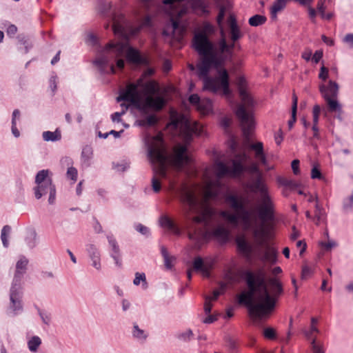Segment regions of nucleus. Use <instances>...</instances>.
<instances>
[{"mask_svg":"<svg viewBox=\"0 0 353 353\" xmlns=\"http://www.w3.org/2000/svg\"><path fill=\"white\" fill-rule=\"evenodd\" d=\"M245 280L248 290L243 291L237 296L238 303L246 306L250 315L257 319L268 316L274 310L277 299L283 292L281 282L276 277L269 278L267 281L269 290L262 270L257 274L246 271Z\"/></svg>","mask_w":353,"mask_h":353,"instance_id":"nucleus-1","label":"nucleus"},{"mask_svg":"<svg viewBox=\"0 0 353 353\" xmlns=\"http://www.w3.org/2000/svg\"><path fill=\"white\" fill-rule=\"evenodd\" d=\"M221 35L218 46L214 45L213 50L196 65V74L203 81L204 90L212 93L221 90L223 94L228 97L231 94L230 77L227 70L222 67L227 61H232L234 43H227L225 33Z\"/></svg>","mask_w":353,"mask_h":353,"instance_id":"nucleus-2","label":"nucleus"},{"mask_svg":"<svg viewBox=\"0 0 353 353\" xmlns=\"http://www.w3.org/2000/svg\"><path fill=\"white\" fill-rule=\"evenodd\" d=\"M183 201L188 205L185 212L187 219L188 237L197 245L212 236L219 241L225 243L229 238V232L223 226L210 230L218 222L214 210L201 202L188 191L183 192Z\"/></svg>","mask_w":353,"mask_h":353,"instance_id":"nucleus-3","label":"nucleus"},{"mask_svg":"<svg viewBox=\"0 0 353 353\" xmlns=\"http://www.w3.org/2000/svg\"><path fill=\"white\" fill-rule=\"evenodd\" d=\"M148 157L153 167L155 175L161 179H168L170 183V188L172 190L180 195L181 201L184 205L185 212L188 209V205L183 201V192L188 191L195 195L194 192L188 186L182 184L180 187L176 188L174 182L169 179L168 168L170 165L173 164L177 169H182L185 165L190 162V158L187 154L188 148L185 145H179L175 150L174 155L170 159L163 145V141L161 137H152L147 142ZM152 189L155 192H159L161 188L159 179L154 176L152 179Z\"/></svg>","mask_w":353,"mask_h":353,"instance_id":"nucleus-4","label":"nucleus"},{"mask_svg":"<svg viewBox=\"0 0 353 353\" xmlns=\"http://www.w3.org/2000/svg\"><path fill=\"white\" fill-rule=\"evenodd\" d=\"M119 19L114 18L113 32L114 34L121 38V41L110 42L97 54L94 64L99 69L101 72H106L105 66L108 65L114 58L121 57L125 53L127 59L133 63L142 62L139 52L129 46L128 39L130 36L136 34L141 27H134L132 23H128L123 19L122 24Z\"/></svg>","mask_w":353,"mask_h":353,"instance_id":"nucleus-5","label":"nucleus"},{"mask_svg":"<svg viewBox=\"0 0 353 353\" xmlns=\"http://www.w3.org/2000/svg\"><path fill=\"white\" fill-rule=\"evenodd\" d=\"M159 91L158 84L154 81L145 82L143 78H139L136 82L128 83L120 92L117 101L130 102L143 113H147L149 108L160 110L165 105V101L161 96L154 97Z\"/></svg>","mask_w":353,"mask_h":353,"instance_id":"nucleus-6","label":"nucleus"},{"mask_svg":"<svg viewBox=\"0 0 353 353\" xmlns=\"http://www.w3.org/2000/svg\"><path fill=\"white\" fill-rule=\"evenodd\" d=\"M245 79L239 77L237 79L239 96L242 103L239 105L236 115L239 118L242 128L243 136L249 139L251 132L254 128V121L252 112V108L254 105V101L244 88Z\"/></svg>","mask_w":353,"mask_h":353,"instance_id":"nucleus-7","label":"nucleus"},{"mask_svg":"<svg viewBox=\"0 0 353 353\" xmlns=\"http://www.w3.org/2000/svg\"><path fill=\"white\" fill-rule=\"evenodd\" d=\"M262 205L260 208L259 212V216L261 220V223L260 225H257L256 218L254 217L251 215V219L252 220L254 224H255L257 228H261L264 227L266 231V235L265 237V244L263 245H259L256 243L257 247L259 248H263V250L261 249L259 250L258 253L261 256V260L263 261H267L272 264H274L276 262V250L273 247L270 246L267 243V237H268V230L265 227V223L268 221H272L274 219V213H273V205L271 201L270 197H268V200L261 199Z\"/></svg>","mask_w":353,"mask_h":353,"instance_id":"nucleus-8","label":"nucleus"},{"mask_svg":"<svg viewBox=\"0 0 353 353\" xmlns=\"http://www.w3.org/2000/svg\"><path fill=\"white\" fill-rule=\"evenodd\" d=\"M225 201L236 212H240L241 221L245 230H250L254 238L255 243L259 245L265 244L266 231L264 227L257 228L251 219V212L247 210L244 203L234 194H228Z\"/></svg>","mask_w":353,"mask_h":353,"instance_id":"nucleus-9","label":"nucleus"},{"mask_svg":"<svg viewBox=\"0 0 353 353\" xmlns=\"http://www.w3.org/2000/svg\"><path fill=\"white\" fill-rule=\"evenodd\" d=\"M229 145L232 152L234 153V159L232 160V167H228L222 161H217L215 163V172L219 178H222L225 176L239 177L246 170L244 163L248 159L247 154L245 151L235 153L238 143L234 137L230 139Z\"/></svg>","mask_w":353,"mask_h":353,"instance_id":"nucleus-10","label":"nucleus"},{"mask_svg":"<svg viewBox=\"0 0 353 353\" xmlns=\"http://www.w3.org/2000/svg\"><path fill=\"white\" fill-rule=\"evenodd\" d=\"M49 173L48 170H42L37 172L35 176L37 186L33 188V190L37 199L49 193L48 203L52 205L55 201L56 188L52 184V179L48 176Z\"/></svg>","mask_w":353,"mask_h":353,"instance_id":"nucleus-11","label":"nucleus"},{"mask_svg":"<svg viewBox=\"0 0 353 353\" xmlns=\"http://www.w3.org/2000/svg\"><path fill=\"white\" fill-rule=\"evenodd\" d=\"M214 27L209 22H204L202 30L196 32L192 39V46L198 54L204 57L214 48V43L210 40L208 34L214 32Z\"/></svg>","mask_w":353,"mask_h":353,"instance_id":"nucleus-12","label":"nucleus"},{"mask_svg":"<svg viewBox=\"0 0 353 353\" xmlns=\"http://www.w3.org/2000/svg\"><path fill=\"white\" fill-rule=\"evenodd\" d=\"M23 288L22 285L11 284L9 291V304L7 308V314L10 316H15L21 314L23 311Z\"/></svg>","mask_w":353,"mask_h":353,"instance_id":"nucleus-13","label":"nucleus"},{"mask_svg":"<svg viewBox=\"0 0 353 353\" xmlns=\"http://www.w3.org/2000/svg\"><path fill=\"white\" fill-rule=\"evenodd\" d=\"M203 127L197 122L184 119L180 128V136L185 143H190L193 135H201Z\"/></svg>","mask_w":353,"mask_h":353,"instance_id":"nucleus-14","label":"nucleus"},{"mask_svg":"<svg viewBox=\"0 0 353 353\" xmlns=\"http://www.w3.org/2000/svg\"><path fill=\"white\" fill-rule=\"evenodd\" d=\"M185 0H163V3L170 5L172 8L176 6V3H181ZM191 6L194 12L200 16H208L210 14L208 3L205 0H185Z\"/></svg>","mask_w":353,"mask_h":353,"instance_id":"nucleus-15","label":"nucleus"},{"mask_svg":"<svg viewBox=\"0 0 353 353\" xmlns=\"http://www.w3.org/2000/svg\"><path fill=\"white\" fill-rule=\"evenodd\" d=\"M99 11L104 14L108 15L112 21V30H113L114 18H117L119 23L122 24V19L125 20L128 23H131L125 16L117 10L116 8H112V4L110 1L107 0H101L99 3Z\"/></svg>","mask_w":353,"mask_h":353,"instance_id":"nucleus-16","label":"nucleus"},{"mask_svg":"<svg viewBox=\"0 0 353 353\" xmlns=\"http://www.w3.org/2000/svg\"><path fill=\"white\" fill-rule=\"evenodd\" d=\"M248 187L252 192L259 193L261 199L268 200V197H270V196L268 192V188L264 183L262 175L256 176Z\"/></svg>","mask_w":353,"mask_h":353,"instance_id":"nucleus-17","label":"nucleus"},{"mask_svg":"<svg viewBox=\"0 0 353 353\" xmlns=\"http://www.w3.org/2000/svg\"><path fill=\"white\" fill-rule=\"evenodd\" d=\"M28 264V259L24 256H21L17 262L16 270L11 284L22 285L21 281L24 274L26 272Z\"/></svg>","mask_w":353,"mask_h":353,"instance_id":"nucleus-18","label":"nucleus"},{"mask_svg":"<svg viewBox=\"0 0 353 353\" xmlns=\"http://www.w3.org/2000/svg\"><path fill=\"white\" fill-rule=\"evenodd\" d=\"M86 251L91 261V265L97 271L101 270V254L97 247L90 243L86 245Z\"/></svg>","mask_w":353,"mask_h":353,"instance_id":"nucleus-19","label":"nucleus"},{"mask_svg":"<svg viewBox=\"0 0 353 353\" xmlns=\"http://www.w3.org/2000/svg\"><path fill=\"white\" fill-rule=\"evenodd\" d=\"M319 90L324 99L337 98L339 94V85L336 82L330 80L328 85L321 84Z\"/></svg>","mask_w":353,"mask_h":353,"instance_id":"nucleus-20","label":"nucleus"},{"mask_svg":"<svg viewBox=\"0 0 353 353\" xmlns=\"http://www.w3.org/2000/svg\"><path fill=\"white\" fill-rule=\"evenodd\" d=\"M106 237H107L108 243H109L110 246L111 247L110 256L114 259L116 265L118 267H121V261L120 259L121 253H120V249H119V246L117 243V241L112 234H108L106 236Z\"/></svg>","mask_w":353,"mask_h":353,"instance_id":"nucleus-21","label":"nucleus"},{"mask_svg":"<svg viewBox=\"0 0 353 353\" xmlns=\"http://www.w3.org/2000/svg\"><path fill=\"white\" fill-rule=\"evenodd\" d=\"M236 243L239 252L246 259H251L253 248L244 237H238Z\"/></svg>","mask_w":353,"mask_h":353,"instance_id":"nucleus-22","label":"nucleus"},{"mask_svg":"<svg viewBox=\"0 0 353 353\" xmlns=\"http://www.w3.org/2000/svg\"><path fill=\"white\" fill-rule=\"evenodd\" d=\"M250 148L254 152V158L261 164L267 165L268 161L263 150V144L262 142H256L250 145Z\"/></svg>","mask_w":353,"mask_h":353,"instance_id":"nucleus-23","label":"nucleus"},{"mask_svg":"<svg viewBox=\"0 0 353 353\" xmlns=\"http://www.w3.org/2000/svg\"><path fill=\"white\" fill-rule=\"evenodd\" d=\"M93 157V150L91 146L85 145L83 147L81 155V161L82 164L85 167H89L90 165V161Z\"/></svg>","mask_w":353,"mask_h":353,"instance_id":"nucleus-24","label":"nucleus"},{"mask_svg":"<svg viewBox=\"0 0 353 353\" xmlns=\"http://www.w3.org/2000/svg\"><path fill=\"white\" fill-rule=\"evenodd\" d=\"M160 224L162 227L168 228L172 232L176 235L180 234L179 228L174 224V223L167 216H162L160 219Z\"/></svg>","mask_w":353,"mask_h":353,"instance_id":"nucleus-25","label":"nucleus"},{"mask_svg":"<svg viewBox=\"0 0 353 353\" xmlns=\"http://www.w3.org/2000/svg\"><path fill=\"white\" fill-rule=\"evenodd\" d=\"M229 4H230L229 2L228 4L225 3V5H223V3H218L219 10L218 16L216 17V23L221 29V34H224V30H223V19L225 17L227 6H229Z\"/></svg>","mask_w":353,"mask_h":353,"instance_id":"nucleus-26","label":"nucleus"},{"mask_svg":"<svg viewBox=\"0 0 353 353\" xmlns=\"http://www.w3.org/2000/svg\"><path fill=\"white\" fill-rule=\"evenodd\" d=\"M42 137L45 141L56 142L61 139V133L59 129L54 132L44 131L42 133Z\"/></svg>","mask_w":353,"mask_h":353,"instance_id":"nucleus-27","label":"nucleus"},{"mask_svg":"<svg viewBox=\"0 0 353 353\" xmlns=\"http://www.w3.org/2000/svg\"><path fill=\"white\" fill-rule=\"evenodd\" d=\"M220 215L224 219H225L229 223L237 225L239 220H241L240 212H237L236 214L231 213L228 211H221Z\"/></svg>","mask_w":353,"mask_h":353,"instance_id":"nucleus-28","label":"nucleus"},{"mask_svg":"<svg viewBox=\"0 0 353 353\" xmlns=\"http://www.w3.org/2000/svg\"><path fill=\"white\" fill-rule=\"evenodd\" d=\"M26 243L30 249L34 248L38 244V236L34 230H30L26 239Z\"/></svg>","mask_w":353,"mask_h":353,"instance_id":"nucleus-29","label":"nucleus"},{"mask_svg":"<svg viewBox=\"0 0 353 353\" xmlns=\"http://www.w3.org/2000/svg\"><path fill=\"white\" fill-rule=\"evenodd\" d=\"M327 104L328 110L331 112H342V107L336 98H327L324 99Z\"/></svg>","mask_w":353,"mask_h":353,"instance_id":"nucleus-30","label":"nucleus"},{"mask_svg":"<svg viewBox=\"0 0 353 353\" xmlns=\"http://www.w3.org/2000/svg\"><path fill=\"white\" fill-rule=\"evenodd\" d=\"M132 334L133 338L140 341H144L148 338V334L136 323L133 325Z\"/></svg>","mask_w":353,"mask_h":353,"instance_id":"nucleus-31","label":"nucleus"},{"mask_svg":"<svg viewBox=\"0 0 353 353\" xmlns=\"http://www.w3.org/2000/svg\"><path fill=\"white\" fill-rule=\"evenodd\" d=\"M298 97L295 94L292 96V118L288 121V127L291 129L296 121Z\"/></svg>","mask_w":353,"mask_h":353,"instance_id":"nucleus-32","label":"nucleus"},{"mask_svg":"<svg viewBox=\"0 0 353 353\" xmlns=\"http://www.w3.org/2000/svg\"><path fill=\"white\" fill-rule=\"evenodd\" d=\"M171 22L172 33L174 34L176 32H178L179 35L176 38L180 39L185 31V28L181 24L179 21L174 19L173 18H171Z\"/></svg>","mask_w":353,"mask_h":353,"instance_id":"nucleus-33","label":"nucleus"},{"mask_svg":"<svg viewBox=\"0 0 353 353\" xmlns=\"http://www.w3.org/2000/svg\"><path fill=\"white\" fill-rule=\"evenodd\" d=\"M115 59H117V66L118 68L122 70L124 68L125 63L122 59H120V57L114 58L110 61V63L105 66L106 72H102L103 74L109 73V72L112 73V74H114L116 72L114 65L112 64V61Z\"/></svg>","mask_w":353,"mask_h":353,"instance_id":"nucleus-34","label":"nucleus"},{"mask_svg":"<svg viewBox=\"0 0 353 353\" xmlns=\"http://www.w3.org/2000/svg\"><path fill=\"white\" fill-rule=\"evenodd\" d=\"M141 283L143 290H146L148 288V283L147 282L145 273L136 272L135 277L133 280V284L137 286L139 285Z\"/></svg>","mask_w":353,"mask_h":353,"instance_id":"nucleus-35","label":"nucleus"},{"mask_svg":"<svg viewBox=\"0 0 353 353\" xmlns=\"http://www.w3.org/2000/svg\"><path fill=\"white\" fill-rule=\"evenodd\" d=\"M41 344V339L38 336H34L28 341V347L32 352H36Z\"/></svg>","mask_w":353,"mask_h":353,"instance_id":"nucleus-36","label":"nucleus"},{"mask_svg":"<svg viewBox=\"0 0 353 353\" xmlns=\"http://www.w3.org/2000/svg\"><path fill=\"white\" fill-rule=\"evenodd\" d=\"M11 227L8 225H4L1 230V239L5 248H8L9 245L8 238L11 233Z\"/></svg>","mask_w":353,"mask_h":353,"instance_id":"nucleus-37","label":"nucleus"},{"mask_svg":"<svg viewBox=\"0 0 353 353\" xmlns=\"http://www.w3.org/2000/svg\"><path fill=\"white\" fill-rule=\"evenodd\" d=\"M317 322L318 320L316 318L312 317L311 319V325L310 330L305 332L306 338L310 341H312V339L313 338H316L315 336H313V333H319L320 332L318 327L316 326Z\"/></svg>","mask_w":353,"mask_h":353,"instance_id":"nucleus-38","label":"nucleus"},{"mask_svg":"<svg viewBox=\"0 0 353 353\" xmlns=\"http://www.w3.org/2000/svg\"><path fill=\"white\" fill-rule=\"evenodd\" d=\"M139 125L143 127L152 126L157 123V118L154 114H150L144 119L139 120Z\"/></svg>","mask_w":353,"mask_h":353,"instance_id":"nucleus-39","label":"nucleus"},{"mask_svg":"<svg viewBox=\"0 0 353 353\" xmlns=\"http://www.w3.org/2000/svg\"><path fill=\"white\" fill-rule=\"evenodd\" d=\"M267 19L265 17L260 14H255L249 19V24L251 26L256 27L265 23Z\"/></svg>","mask_w":353,"mask_h":353,"instance_id":"nucleus-40","label":"nucleus"},{"mask_svg":"<svg viewBox=\"0 0 353 353\" xmlns=\"http://www.w3.org/2000/svg\"><path fill=\"white\" fill-rule=\"evenodd\" d=\"M324 214L325 212L323 207L319 204V202H316L315 204V211L314 217V221L316 225H319Z\"/></svg>","mask_w":353,"mask_h":353,"instance_id":"nucleus-41","label":"nucleus"},{"mask_svg":"<svg viewBox=\"0 0 353 353\" xmlns=\"http://www.w3.org/2000/svg\"><path fill=\"white\" fill-rule=\"evenodd\" d=\"M353 209V193L343 201V211L345 213L350 212Z\"/></svg>","mask_w":353,"mask_h":353,"instance_id":"nucleus-42","label":"nucleus"},{"mask_svg":"<svg viewBox=\"0 0 353 353\" xmlns=\"http://www.w3.org/2000/svg\"><path fill=\"white\" fill-rule=\"evenodd\" d=\"M193 336V332L190 329L179 332L176 334V338L183 342H188Z\"/></svg>","mask_w":353,"mask_h":353,"instance_id":"nucleus-43","label":"nucleus"},{"mask_svg":"<svg viewBox=\"0 0 353 353\" xmlns=\"http://www.w3.org/2000/svg\"><path fill=\"white\" fill-rule=\"evenodd\" d=\"M277 180L279 184H281V185H283L291 189H294L298 186V184L294 181L288 179L287 178L279 177Z\"/></svg>","mask_w":353,"mask_h":353,"instance_id":"nucleus-44","label":"nucleus"},{"mask_svg":"<svg viewBox=\"0 0 353 353\" xmlns=\"http://www.w3.org/2000/svg\"><path fill=\"white\" fill-rule=\"evenodd\" d=\"M310 344L313 353H325L323 343H317L316 338L312 339Z\"/></svg>","mask_w":353,"mask_h":353,"instance_id":"nucleus-45","label":"nucleus"},{"mask_svg":"<svg viewBox=\"0 0 353 353\" xmlns=\"http://www.w3.org/2000/svg\"><path fill=\"white\" fill-rule=\"evenodd\" d=\"M230 35L231 39L233 42L239 40L242 36V33L241 32L240 28L239 26L230 28Z\"/></svg>","mask_w":353,"mask_h":353,"instance_id":"nucleus-46","label":"nucleus"},{"mask_svg":"<svg viewBox=\"0 0 353 353\" xmlns=\"http://www.w3.org/2000/svg\"><path fill=\"white\" fill-rule=\"evenodd\" d=\"M37 310L42 322L44 324L49 325L51 322V314L49 312L42 310L39 308H38Z\"/></svg>","mask_w":353,"mask_h":353,"instance_id":"nucleus-47","label":"nucleus"},{"mask_svg":"<svg viewBox=\"0 0 353 353\" xmlns=\"http://www.w3.org/2000/svg\"><path fill=\"white\" fill-rule=\"evenodd\" d=\"M206 266L201 257H196L193 261V269L196 271H201Z\"/></svg>","mask_w":353,"mask_h":353,"instance_id":"nucleus-48","label":"nucleus"},{"mask_svg":"<svg viewBox=\"0 0 353 353\" xmlns=\"http://www.w3.org/2000/svg\"><path fill=\"white\" fill-rule=\"evenodd\" d=\"M77 174H78V172L75 168H74L72 166H70L68 168V170L66 172L67 177L68 179H70L71 180H72L73 182H75L77 181Z\"/></svg>","mask_w":353,"mask_h":353,"instance_id":"nucleus-49","label":"nucleus"},{"mask_svg":"<svg viewBox=\"0 0 353 353\" xmlns=\"http://www.w3.org/2000/svg\"><path fill=\"white\" fill-rule=\"evenodd\" d=\"M189 101L191 104L196 105L197 108H201L202 101L200 97L196 94H191L189 97Z\"/></svg>","mask_w":353,"mask_h":353,"instance_id":"nucleus-50","label":"nucleus"},{"mask_svg":"<svg viewBox=\"0 0 353 353\" xmlns=\"http://www.w3.org/2000/svg\"><path fill=\"white\" fill-rule=\"evenodd\" d=\"M134 228H135V230L137 232H139V233H141V234L146 236H149L150 230L146 226H145L141 223H137L135 225Z\"/></svg>","mask_w":353,"mask_h":353,"instance_id":"nucleus-51","label":"nucleus"},{"mask_svg":"<svg viewBox=\"0 0 353 353\" xmlns=\"http://www.w3.org/2000/svg\"><path fill=\"white\" fill-rule=\"evenodd\" d=\"M228 349L232 352H236L238 350V343L232 339H229L227 342Z\"/></svg>","mask_w":353,"mask_h":353,"instance_id":"nucleus-52","label":"nucleus"},{"mask_svg":"<svg viewBox=\"0 0 353 353\" xmlns=\"http://www.w3.org/2000/svg\"><path fill=\"white\" fill-rule=\"evenodd\" d=\"M211 108L212 101L210 99H206L205 101H202L201 108H199V109L203 111V112H208L211 110Z\"/></svg>","mask_w":353,"mask_h":353,"instance_id":"nucleus-53","label":"nucleus"},{"mask_svg":"<svg viewBox=\"0 0 353 353\" xmlns=\"http://www.w3.org/2000/svg\"><path fill=\"white\" fill-rule=\"evenodd\" d=\"M248 171L251 174H256V176H259L262 175L259 166L256 163H252L248 168Z\"/></svg>","mask_w":353,"mask_h":353,"instance_id":"nucleus-54","label":"nucleus"},{"mask_svg":"<svg viewBox=\"0 0 353 353\" xmlns=\"http://www.w3.org/2000/svg\"><path fill=\"white\" fill-rule=\"evenodd\" d=\"M205 304H204V311L205 314H210L212 310V305L211 303V296H205Z\"/></svg>","mask_w":353,"mask_h":353,"instance_id":"nucleus-55","label":"nucleus"},{"mask_svg":"<svg viewBox=\"0 0 353 353\" xmlns=\"http://www.w3.org/2000/svg\"><path fill=\"white\" fill-rule=\"evenodd\" d=\"M312 274V270L307 265H304L302 268L301 279H306Z\"/></svg>","mask_w":353,"mask_h":353,"instance_id":"nucleus-56","label":"nucleus"},{"mask_svg":"<svg viewBox=\"0 0 353 353\" xmlns=\"http://www.w3.org/2000/svg\"><path fill=\"white\" fill-rule=\"evenodd\" d=\"M311 178L313 179H321L323 178L322 174L317 166H313L311 171Z\"/></svg>","mask_w":353,"mask_h":353,"instance_id":"nucleus-57","label":"nucleus"},{"mask_svg":"<svg viewBox=\"0 0 353 353\" xmlns=\"http://www.w3.org/2000/svg\"><path fill=\"white\" fill-rule=\"evenodd\" d=\"M328 73H329L328 69L326 67H325L324 65H323L320 68V72L319 74V78L320 79H321V80L325 81L328 78Z\"/></svg>","mask_w":353,"mask_h":353,"instance_id":"nucleus-58","label":"nucleus"},{"mask_svg":"<svg viewBox=\"0 0 353 353\" xmlns=\"http://www.w3.org/2000/svg\"><path fill=\"white\" fill-rule=\"evenodd\" d=\"M164 265L166 269L170 270L173 267V261L175 260V258L172 256H166L163 258Z\"/></svg>","mask_w":353,"mask_h":353,"instance_id":"nucleus-59","label":"nucleus"},{"mask_svg":"<svg viewBox=\"0 0 353 353\" xmlns=\"http://www.w3.org/2000/svg\"><path fill=\"white\" fill-rule=\"evenodd\" d=\"M264 336L269 339H274L275 338V332L271 327H268L264 330Z\"/></svg>","mask_w":353,"mask_h":353,"instance_id":"nucleus-60","label":"nucleus"},{"mask_svg":"<svg viewBox=\"0 0 353 353\" xmlns=\"http://www.w3.org/2000/svg\"><path fill=\"white\" fill-rule=\"evenodd\" d=\"M343 43L347 44L349 47L353 48V33L347 34L343 39Z\"/></svg>","mask_w":353,"mask_h":353,"instance_id":"nucleus-61","label":"nucleus"},{"mask_svg":"<svg viewBox=\"0 0 353 353\" xmlns=\"http://www.w3.org/2000/svg\"><path fill=\"white\" fill-rule=\"evenodd\" d=\"M17 28L15 25H13V24L9 25L6 30V33H7L8 36H9L10 37H13L15 35V34L17 33Z\"/></svg>","mask_w":353,"mask_h":353,"instance_id":"nucleus-62","label":"nucleus"},{"mask_svg":"<svg viewBox=\"0 0 353 353\" xmlns=\"http://www.w3.org/2000/svg\"><path fill=\"white\" fill-rule=\"evenodd\" d=\"M85 41L88 44L94 46V45L97 44V38L96 37V36L94 34L89 33L87 35Z\"/></svg>","mask_w":353,"mask_h":353,"instance_id":"nucleus-63","label":"nucleus"},{"mask_svg":"<svg viewBox=\"0 0 353 353\" xmlns=\"http://www.w3.org/2000/svg\"><path fill=\"white\" fill-rule=\"evenodd\" d=\"M212 261L210 263H206V266L201 271L204 276L209 277L210 276V270L212 268Z\"/></svg>","mask_w":353,"mask_h":353,"instance_id":"nucleus-64","label":"nucleus"}]
</instances>
